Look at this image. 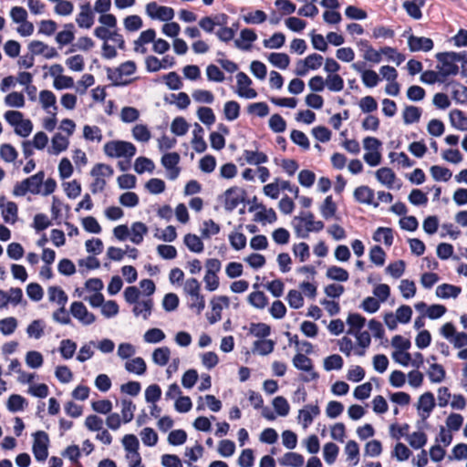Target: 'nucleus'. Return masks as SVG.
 Returning a JSON list of instances; mask_svg holds the SVG:
<instances>
[{
    "label": "nucleus",
    "instance_id": "1",
    "mask_svg": "<svg viewBox=\"0 0 467 467\" xmlns=\"http://www.w3.org/2000/svg\"><path fill=\"white\" fill-rule=\"evenodd\" d=\"M295 231L298 237L307 238L310 232H320L324 228L321 221H316L312 213H301L295 217Z\"/></svg>",
    "mask_w": 467,
    "mask_h": 467
},
{
    "label": "nucleus",
    "instance_id": "2",
    "mask_svg": "<svg viewBox=\"0 0 467 467\" xmlns=\"http://www.w3.org/2000/svg\"><path fill=\"white\" fill-rule=\"evenodd\" d=\"M104 152L110 158H127L130 160L136 154V147L125 140H110L103 147Z\"/></svg>",
    "mask_w": 467,
    "mask_h": 467
},
{
    "label": "nucleus",
    "instance_id": "3",
    "mask_svg": "<svg viewBox=\"0 0 467 467\" xmlns=\"http://www.w3.org/2000/svg\"><path fill=\"white\" fill-rule=\"evenodd\" d=\"M438 65L436 68L439 70L442 78L446 80L449 76H455L459 72L457 66L456 52H441L436 54Z\"/></svg>",
    "mask_w": 467,
    "mask_h": 467
},
{
    "label": "nucleus",
    "instance_id": "4",
    "mask_svg": "<svg viewBox=\"0 0 467 467\" xmlns=\"http://www.w3.org/2000/svg\"><path fill=\"white\" fill-rule=\"evenodd\" d=\"M33 437V454L37 461L44 462L48 456L49 437L44 431L35 432Z\"/></svg>",
    "mask_w": 467,
    "mask_h": 467
},
{
    "label": "nucleus",
    "instance_id": "5",
    "mask_svg": "<svg viewBox=\"0 0 467 467\" xmlns=\"http://www.w3.org/2000/svg\"><path fill=\"white\" fill-rule=\"evenodd\" d=\"M244 191L237 186L227 189L223 195V207L226 211H234L241 202L244 201Z\"/></svg>",
    "mask_w": 467,
    "mask_h": 467
},
{
    "label": "nucleus",
    "instance_id": "6",
    "mask_svg": "<svg viewBox=\"0 0 467 467\" xmlns=\"http://www.w3.org/2000/svg\"><path fill=\"white\" fill-rule=\"evenodd\" d=\"M146 14L151 19L171 21L174 17V10L169 6L159 5L156 2H150L145 7Z\"/></svg>",
    "mask_w": 467,
    "mask_h": 467
},
{
    "label": "nucleus",
    "instance_id": "7",
    "mask_svg": "<svg viewBox=\"0 0 467 467\" xmlns=\"http://www.w3.org/2000/svg\"><path fill=\"white\" fill-rule=\"evenodd\" d=\"M292 362H293L294 367L296 368H297L298 370L309 372L308 377L302 378L303 381L308 382V381L315 380V379H318L319 375L313 370L312 359L309 358L308 357H306V355L297 353L293 358Z\"/></svg>",
    "mask_w": 467,
    "mask_h": 467
},
{
    "label": "nucleus",
    "instance_id": "8",
    "mask_svg": "<svg viewBox=\"0 0 467 467\" xmlns=\"http://www.w3.org/2000/svg\"><path fill=\"white\" fill-rule=\"evenodd\" d=\"M70 314L84 326L91 325L96 320L95 315L89 312L86 306L79 301L71 304Z\"/></svg>",
    "mask_w": 467,
    "mask_h": 467
},
{
    "label": "nucleus",
    "instance_id": "9",
    "mask_svg": "<svg viewBox=\"0 0 467 467\" xmlns=\"http://www.w3.org/2000/svg\"><path fill=\"white\" fill-rule=\"evenodd\" d=\"M236 81V93L239 97L245 99H255L257 97V92L254 88H250L252 84L251 78L244 72L237 73Z\"/></svg>",
    "mask_w": 467,
    "mask_h": 467
},
{
    "label": "nucleus",
    "instance_id": "10",
    "mask_svg": "<svg viewBox=\"0 0 467 467\" xmlns=\"http://www.w3.org/2000/svg\"><path fill=\"white\" fill-rule=\"evenodd\" d=\"M408 47L411 52H428L433 48V41L429 37L410 35L408 37Z\"/></svg>",
    "mask_w": 467,
    "mask_h": 467
},
{
    "label": "nucleus",
    "instance_id": "11",
    "mask_svg": "<svg viewBox=\"0 0 467 467\" xmlns=\"http://www.w3.org/2000/svg\"><path fill=\"white\" fill-rule=\"evenodd\" d=\"M213 314L208 316L210 324H215L222 319L223 306H229V298L226 296H214L211 301Z\"/></svg>",
    "mask_w": 467,
    "mask_h": 467
},
{
    "label": "nucleus",
    "instance_id": "12",
    "mask_svg": "<svg viewBox=\"0 0 467 467\" xmlns=\"http://www.w3.org/2000/svg\"><path fill=\"white\" fill-rule=\"evenodd\" d=\"M257 39V35L253 29L244 28L240 32V38L234 40V47L241 50H249L251 44Z\"/></svg>",
    "mask_w": 467,
    "mask_h": 467
},
{
    "label": "nucleus",
    "instance_id": "13",
    "mask_svg": "<svg viewBox=\"0 0 467 467\" xmlns=\"http://www.w3.org/2000/svg\"><path fill=\"white\" fill-rule=\"evenodd\" d=\"M122 443L127 451L131 453L132 458H137V462L139 467H143L140 464V456L138 451L139 450V441L134 434H126L122 439ZM130 467H135V465H130Z\"/></svg>",
    "mask_w": 467,
    "mask_h": 467
},
{
    "label": "nucleus",
    "instance_id": "14",
    "mask_svg": "<svg viewBox=\"0 0 467 467\" xmlns=\"http://www.w3.org/2000/svg\"><path fill=\"white\" fill-rule=\"evenodd\" d=\"M435 407L434 396L431 392L422 394L418 402V410L421 411V417L426 419Z\"/></svg>",
    "mask_w": 467,
    "mask_h": 467
},
{
    "label": "nucleus",
    "instance_id": "15",
    "mask_svg": "<svg viewBox=\"0 0 467 467\" xmlns=\"http://www.w3.org/2000/svg\"><path fill=\"white\" fill-rule=\"evenodd\" d=\"M354 197L356 201L360 203L372 204L375 207L379 206V202H374V191L368 186H359L354 191Z\"/></svg>",
    "mask_w": 467,
    "mask_h": 467
},
{
    "label": "nucleus",
    "instance_id": "16",
    "mask_svg": "<svg viewBox=\"0 0 467 467\" xmlns=\"http://www.w3.org/2000/svg\"><path fill=\"white\" fill-rule=\"evenodd\" d=\"M320 413L319 407L317 405H306L305 408L299 410L298 419L302 420L304 429H306L313 421L314 417Z\"/></svg>",
    "mask_w": 467,
    "mask_h": 467
},
{
    "label": "nucleus",
    "instance_id": "17",
    "mask_svg": "<svg viewBox=\"0 0 467 467\" xmlns=\"http://www.w3.org/2000/svg\"><path fill=\"white\" fill-rule=\"evenodd\" d=\"M75 38V26L72 23L65 24L64 29L56 36V42L60 46L70 44Z\"/></svg>",
    "mask_w": 467,
    "mask_h": 467
},
{
    "label": "nucleus",
    "instance_id": "18",
    "mask_svg": "<svg viewBox=\"0 0 467 467\" xmlns=\"http://www.w3.org/2000/svg\"><path fill=\"white\" fill-rule=\"evenodd\" d=\"M425 0H410L403 3V8L407 14L413 19L419 20L422 16L421 7L424 6Z\"/></svg>",
    "mask_w": 467,
    "mask_h": 467
},
{
    "label": "nucleus",
    "instance_id": "19",
    "mask_svg": "<svg viewBox=\"0 0 467 467\" xmlns=\"http://www.w3.org/2000/svg\"><path fill=\"white\" fill-rule=\"evenodd\" d=\"M461 292V287L450 284H442L436 288V296L443 299L450 297L456 298Z\"/></svg>",
    "mask_w": 467,
    "mask_h": 467
},
{
    "label": "nucleus",
    "instance_id": "20",
    "mask_svg": "<svg viewBox=\"0 0 467 467\" xmlns=\"http://www.w3.org/2000/svg\"><path fill=\"white\" fill-rule=\"evenodd\" d=\"M147 233L148 227L145 223L141 222L133 223L130 229V241L135 244H140Z\"/></svg>",
    "mask_w": 467,
    "mask_h": 467
},
{
    "label": "nucleus",
    "instance_id": "21",
    "mask_svg": "<svg viewBox=\"0 0 467 467\" xmlns=\"http://www.w3.org/2000/svg\"><path fill=\"white\" fill-rule=\"evenodd\" d=\"M152 306L153 302L151 299L137 301L132 312L136 317L142 316L143 319L146 320L151 314Z\"/></svg>",
    "mask_w": 467,
    "mask_h": 467
},
{
    "label": "nucleus",
    "instance_id": "22",
    "mask_svg": "<svg viewBox=\"0 0 467 467\" xmlns=\"http://www.w3.org/2000/svg\"><path fill=\"white\" fill-rule=\"evenodd\" d=\"M125 368L130 373L143 375L146 372L147 365L140 357L134 358L125 363Z\"/></svg>",
    "mask_w": 467,
    "mask_h": 467
},
{
    "label": "nucleus",
    "instance_id": "23",
    "mask_svg": "<svg viewBox=\"0 0 467 467\" xmlns=\"http://www.w3.org/2000/svg\"><path fill=\"white\" fill-rule=\"evenodd\" d=\"M45 177L44 171H38L35 175H32L26 179L24 180V184L26 185V188L29 192L31 193H38L39 188L41 184L43 183Z\"/></svg>",
    "mask_w": 467,
    "mask_h": 467
},
{
    "label": "nucleus",
    "instance_id": "24",
    "mask_svg": "<svg viewBox=\"0 0 467 467\" xmlns=\"http://www.w3.org/2000/svg\"><path fill=\"white\" fill-rule=\"evenodd\" d=\"M450 120L451 125L459 130H467V117L460 109H453L450 112Z\"/></svg>",
    "mask_w": 467,
    "mask_h": 467
},
{
    "label": "nucleus",
    "instance_id": "25",
    "mask_svg": "<svg viewBox=\"0 0 467 467\" xmlns=\"http://www.w3.org/2000/svg\"><path fill=\"white\" fill-rule=\"evenodd\" d=\"M373 240L375 242L383 240L387 246H391L394 240L393 230L389 227H379L373 234Z\"/></svg>",
    "mask_w": 467,
    "mask_h": 467
},
{
    "label": "nucleus",
    "instance_id": "26",
    "mask_svg": "<svg viewBox=\"0 0 467 467\" xmlns=\"http://www.w3.org/2000/svg\"><path fill=\"white\" fill-rule=\"evenodd\" d=\"M278 462L283 466L301 467L304 464V457L296 452H286Z\"/></svg>",
    "mask_w": 467,
    "mask_h": 467
},
{
    "label": "nucleus",
    "instance_id": "27",
    "mask_svg": "<svg viewBox=\"0 0 467 467\" xmlns=\"http://www.w3.org/2000/svg\"><path fill=\"white\" fill-rule=\"evenodd\" d=\"M421 109L416 106H406L402 113L404 123L409 125L418 122L421 117Z\"/></svg>",
    "mask_w": 467,
    "mask_h": 467
},
{
    "label": "nucleus",
    "instance_id": "28",
    "mask_svg": "<svg viewBox=\"0 0 467 467\" xmlns=\"http://www.w3.org/2000/svg\"><path fill=\"white\" fill-rule=\"evenodd\" d=\"M171 350L168 347H161L152 352V361L161 367H164L169 362Z\"/></svg>",
    "mask_w": 467,
    "mask_h": 467
},
{
    "label": "nucleus",
    "instance_id": "29",
    "mask_svg": "<svg viewBox=\"0 0 467 467\" xmlns=\"http://www.w3.org/2000/svg\"><path fill=\"white\" fill-rule=\"evenodd\" d=\"M244 158L251 165H260L268 161V157L264 152L249 150L244 151Z\"/></svg>",
    "mask_w": 467,
    "mask_h": 467
},
{
    "label": "nucleus",
    "instance_id": "30",
    "mask_svg": "<svg viewBox=\"0 0 467 467\" xmlns=\"http://www.w3.org/2000/svg\"><path fill=\"white\" fill-rule=\"evenodd\" d=\"M268 61L275 67L286 69L290 64V57L285 53H271Z\"/></svg>",
    "mask_w": 467,
    "mask_h": 467
},
{
    "label": "nucleus",
    "instance_id": "31",
    "mask_svg": "<svg viewBox=\"0 0 467 467\" xmlns=\"http://www.w3.org/2000/svg\"><path fill=\"white\" fill-rule=\"evenodd\" d=\"M327 277L331 280L346 282L349 278L348 272L342 267L332 265L327 268Z\"/></svg>",
    "mask_w": 467,
    "mask_h": 467
},
{
    "label": "nucleus",
    "instance_id": "32",
    "mask_svg": "<svg viewBox=\"0 0 467 467\" xmlns=\"http://www.w3.org/2000/svg\"><path fill=\"white\" fill-rule=\"evenodd\" d=\"M275 342L271 339L256 340L254 343L253 352L262 356L268 355L274 351Z\"/></svg>",
    "mask_w": 467,
    "mask_h": 467
},
{
    "label": "nucleus",
    "instance_id": "33",
    "mask_svg": "<svg viewBox=\"0 0 467 467\" xmlns=\"http://www.w3.org/2000/svg\"><path fill=\"white\" fill-rule=\"evenodd\" d=\"M47 293L49 301L57 302L59 306H66L67 302V296L60 287L50 286Z\"/></svg>",
    "mask_w": 467,
    "mask_h": 467
},
{
    "label": "nucleus",
    "instance_id": "34",
    "mask_svg": "<svg viewBox=\"0 0 467 467\" xmlns=\"http://www.w3.org/2000/svg\"><path fill=\"white\" fill-rule=\"evenodd\" d=\"M395 177V173L389 168H380L376 171L377 180L389 188L392 187Z\"/></svg>",
    "mask_w": 467,
    "mask_h": 467
},
{
    "label": "nucleus",
    "instance_id": "35",
    "mask_svg": "<svg viewBox=\"0 0 467 467\" xmlns=\"http://www.w3.org/2000/svg\"><path fill=\"white\" fill-rule=\"evenodd\" d=\"M17 205L14 202H7L2 210L3 219L7 223H14L17 219Z\"/></svg>",
    "mask_w": 467,
    "mask_h": 467
},
{
    "label": "nucleus",
    "instance_id": "36",
    "mask_svg": "<svg viewBox=\"0 0 467 467\" xmlns=\"http://www.w3.org/2000/svg\"><path fill=\"white\" fill-rule=\"evenodd\" d=\"M407 441L413 449L422 448L428 441L427 435L422 431H414L407 435Z\"/></svg>",
    "mask_w": 467,
    "mask_h": 467
},
{
    "label": "nucleus",
    "instance_id": "37",
    "mask_svg": "<svg viewBox=\"0 0 467 467\" xmlns=\"http://www.w3.org/2000/svg\"><path fill=\"white\" fill-rule=\"evenodd\" d=\"M154 168V162L146 157H139L134 162V170L139 174H142L145 171L152 172Z\"/></svg>",
    "mask_w": 467,
    "mask_h": 467
},
{
    "label": "nucleus",
    "instance_id": "38",
    "mask_svg": "<svg viewBox=\"0 0 467 467\" xmlns=\"http://www.w3.org/2000/svg\"><path fill=\"white\" fill-rule=\"evenodd\" d=\"M223 114L227 120H235L240 115L239 103L234 100L227 101L223 107Z\"/></svg>",
    "mask_w": 467,
    "mask_h": 467
},
{
    "label": "nucleus",
    "instance_id": "39",
    "mask_svg": "<svg viewBox=\"0 0 467 467\" xmlns=\"http://www.w3.org/2000/svg\"><path fill=\"white\" fill-rule=\"evenodd\" d=\"M52 152L54 154H59L66 150L68 147L69 141L67 137L60 133H57L53 136L52 140Z\"/></svg>",
    "mask_w": 467,
    "mask_h": 467
},
{
    "label": "nucleus",
    "instance_id": "40",
    "mask_svg": "<svg viewBox=\"0 0 467 467\" xmlns=\"http://www.w3.org/2000/svg\"><path fill=\"white\" fill-rule=\"evenodd\" d=\"M184 244L193 253L203 251V243L196 234H188L184 236Z\"/></svg>",
    "mask_w": 467,
    "mask_h": 467
},
{
    "label": "nucleus",
    "instance_id": "41",
    "mask_svg": "<svg viewBox=\"0 0 467 467\" xmlns=\"http://www.w3.org/2000/svg\"><path fill=\"white\" fill-rule=\"evenodd\" d=\"M339 448L333 442H327L323 448L324 460L327 464H333L338 455Z\"/></svg>",
    "mask_w": 467,
    "mask_h": 467
},
{
    "label": "nucleus",
    "instance_id": "42",
    "mask_svg": "<svg viewBox=\"0 0 467 467\" xmlns=\"http://www.w3.org/2000/svg\"><path fill=\"white\" fill-rule=\"evenodd\" d=\"M285 42V36L283 33H275L270 38L265 39L263 45L265 48L278 49L284 46Z\"/></svg>",
    "mask_w": 467,
    "mask_h": 467
},
{
    "label": "nucleus",
    "instance_id": "43",
    "mask_svg": "<svg viewBox=\"0 0 467 467\" xmlns=\"http://www.w3.org/2000/svg\"><path fill=\"white\" fill-rule=\"evenodd\" d=\"M430 171H431L432 178L437 182H439V181L447 182L451 179V177L452 175L451 171L448 168L439 166V165L431 166L430 169Z\"/></svg>",
    "mask_w": 467,
    "mask_h": 467
},
{
    "label": "nucleus",
    "instance_id": "44",
    "mask_svg": "<svg viewBox=\"0 0 467 467\" xmlns=\"http://www.w3.org/2000/svg\"><path fill=\"white\" fill-rule=\"evenodd\" d=\"M83 137L87 140L100 142L103 139L102 131L98 126L85 125L83 128Z\"/></svg>",
    "mask_w": 467,
    "mask_h": 467
},
{
    "label": "nucleus",
    "instance_id": "45",
    "mask_svg": "<svg viewBox=\"0 0 467 467\" xmlns=\"http://www.w3.org/2000/svg\"><path fill=\"white\" fill-rule=\"evenodd\" d=\"M123 25L127 31L135 32L142 27L143 21L140 16L131 15L124 18Z\"/></svg>",
    "mask_w": 467,
    "mask_h": 467
},
{
    "label": "nucleus",
    "instance_id": "46",
    "mask_svg": "<svg viewBox=\"0 0 467 467\" xmlns=\"http://www.w3.org/2000/svg\"><path fill=\"white\" fill-rule=\"evenodd\" d=\"M135 410L136 406L131 400H121V416L124 423H128L132 420Z\"/></svg>",
    "mask_w": 467,
    "mask_h": 467
},
{
    "label": "nucleus",
    "instance_id": "47",
    "mask_svg": "<svg viewBox=\"0 0 467 467\" xmlns=\"http://www.w3.org/2000/svg\"><path fill=\"white\" fill-rule=\"evenodd\" d=\"M39 100L44 109L47 110L52 107L54 110H57V99L55 94L52 91L42 90L39 93Z\"/></svg>",
    "mask_w": 467,
    "mask_h": 467
},
{
    "label": "nucleus",
    "instance_id": "48",
    "mask_svg": "<svg viewBox=\"0 0 467 467\" xmlns=\"http://www.w3.org/2000/svg\"><path fill=\"white\" fill-rule=\"evenodd\" d=\"M327 88L333 92H339L344 88V80L337 75H328L325 80Z\"/></svg>",
    "mask_w": 467,
    "mask_h": 467
},
{
    "label": "nucleus",
    "instance_id": "49",
    "mask_svg": "<svg viewBox=\"0 0 467 467\" xmlns=\"http://www.w3.org/2000/svg\"><path fill=\"white\" fill-rule=\"evenodd\" d=\"M76 349L77 344L71 339H63L60 342L59 352L65 359L71 358L74 356Z\"/></svg>",
    "mask_w": 467,
    "mask_h": 467
},
{
    "label": "nucleus",
    "instance_id": "50",
    "mask_svg": "<svg viewBox=\"0 0 467 467\" xmlns=\"http://www.w3.org/2000/svg\"><path fill=\"white\" fill-rule=\"evenodd\" d=\"M343 364V358L337 354L330 355L324 359V368L327 371L341 369Z\"/></svg>",
    "mask_w": 467,
    "mask_h": 467
},
{
    "label": "nucleus",
    "instance_id": "51",
    "mask_svg": "<svg viewBox=\"0 0 467 467\" xmlns=\"http://www.w3.org/2000/svg\"><path fill=\"white\" fill-rule=\"evenodd\" d=\"M189 125L182 117L175 118L171 124V130L177 136H183L187 133Z\"/></svg>",
    "mask_w": 467,
    "mask_h": 467
},
{
    "label": "nucleus",
    "instance_id": "52",
    "mask_svg": "<svg viewBox=\"0 0 467 467\" xmlns=\"http://www.w3.org/2000/svg\"><path fill=\"white\" fill-rule=\"evenodd\" d=\"M26 404L24 397L18 394H12L7 400V409L12 412L20 411Z\"/></svg>",
    "mask_w": 467,
    "mask_h": 467
},
{
    "label": "nucleus",
    "instance_id": "53",
    "mask_svg": "<svg viewBox=\"0 0 467 467\" xmlns=\"http://www.w3.org/2000/svg\"><path fill=\"white\" fill-rule=\"evenodd\" d=\"M0 156L5 162H14L18 153L11 144L5 143L0 146Z\"/></svg>",
    "mask_w": 467,
    "mask_h": 467
},
{
    "label": "nucleus",
    "instance_id": "54",
    "mask_svg": "<svg viewBox=\"0 0 467 467\" xmlns=\"http://www.w3.org/2000/svg\"><path fill=\"white\" fill-rule=\"evenodd\" d=\"M337 211V205L333 202L332 196H327L320 207V213L325 219L333 217Z\"/></svg>",
    "mask_w": 467,
    "mask_h": 467
},
{
    "label": "nucleus",
    "instance_id": "55",
    "mask_svg": "<svg viewBox=\"0 0 467 467\" xmlns=\"http://www.w3.org/2000/svg\"><path fill=\"white\" fill-rule=\"evenodd\" d=\"M44 322L36 319L29 324L26 328L28 337L39 339L44 335Z\"/></svg>",
    "mask_w": 467,
    "mask_h": 467
},
{
    "label": "nucleus",
    "instance_id": "56",
    "mask_svg": "<svg viewBox=\"0 0 467 467\" xmlns=\"http://www.w3.org/2000/svg\"><path fill=\"white\" fill-rule=\"evenodd\" d=\"M248 302L254 307L262 309L265 307L268 303L266 296L261 292H253L248 296Z\"/></svg>",
    "mask_w": 467,
    "mask_h": 467
},
{
    "label": "nucleus",
    "instance_id": "57",
    "mask_svg": "<svg viewBox=\"0 0 467 467\" xmlns=\"http://www.w3.org/2000/svg\"><path fill=\"white\" fill-rule=\"evenodd\" d=\"M198 119L205 125L211 126L215 122V115L211 108L201 107L197 110Z\"/></svg>",
    "mask_w": 467,
    "mask_h": 467
},
{
    "label": "nucleus",
    "instance_id": "58",
    "mask_svg": "<svg viewBox=\"0 0 467 467\" xmlns=\"http://www.w3.org/2000/svg\"><path fill=\"white\" fill-rule=\"evenodd\" d=\"M428 376L431 382H441L445 378V370L440 364H432L428 371Z\"/></svg>",
    "mask_w": 467,
    "mask_h": 467
},
{
    "label": "nucleus",
    "instance_id": "59",
    "mask_svg": "<svg viewBox=\"0 0 467 467\" xmlns=\"http://www.w3.org/2000/svg\"><path fill=\"white\" fill-rule=\"evenodd\" d=\"M5 103L8 107L23 108L25 105V98L22 93L14 91L5 96Z\"/></svg>",
    "mask_w": 467,
    "mask_h": 467
},
{
    "label": "nucleus",
    "instance_id": "60",
    "mask_svg": "<svg viewBox=\"0 0 467 467\" xmlns=\"http://www.w3.org/2000/svg\"><path fill=\"white\" fill-rule=\"evenodd\" d=\"M188 306L191 309L195 310L197 315H200L205 308L204 296L200 293L190 296V302Z\"/></svg>",
    "mask_w": 467,
    "mask_h": 467
},
{
    "label": "nucleus",
    "instance_id": "61",
    "mask_svg": "<svg viewBox=\"0 0 467 467\" xmlns=\"http://www.w3.org/2000/svg\"><path fill=\"white\" fill-rule=\"evenodd\" d=\"M165 338L164 332L160 328H150L147 330L143 336V339L147 343L156 344Z\"/></svg>",
    "mask_w": 467,
    "mask_h": 467
},
{
    "label": "nucleus",
    "instance_id": "62",
    "mask_svg": "<svg viewBox=\"0 0 467 467\" xmlns=\"http://www.w3.org/2000/svg\"><path fill=\"white\" fill-rule=\"evenodd\" d=\"M369 259L376 265L382 266L385 263L386 254L379 245H375L369 251Z\"/></svg>",
    "mask_w": 467,
    "mask_h": 467
},
{
    "label": "nucleus",
    "instance_id": "63",
    "mask_svg": "<svg viewBox=\"0 0 467 467\" xmlns=\"http://www.w3.org/2000/svg\"><path fill=\"white\" fill-rule=\"evenodd\" d=\"M402 296L406 299L411 298L416 294V285L413 281L403 279L399 286Z\"/></svg>",
    "mask_w": 467,
    "mask_h": 467
},
{
    "label": "nucleus",
    "instance_id": "64",
    "mask_svg": "<svg viewBox=\"0 0 467 467\" xmlns=\"http://www.w3.org/2000/svg\"><path fill=\"white\" fill-rule=\"evenodd\" d=\"M452 99L459 104L467 103V87L462 84H455L452 90Z\"/></svg>",
    "mask_w": 467,
    "mask_h": 467
}]
</instances>
